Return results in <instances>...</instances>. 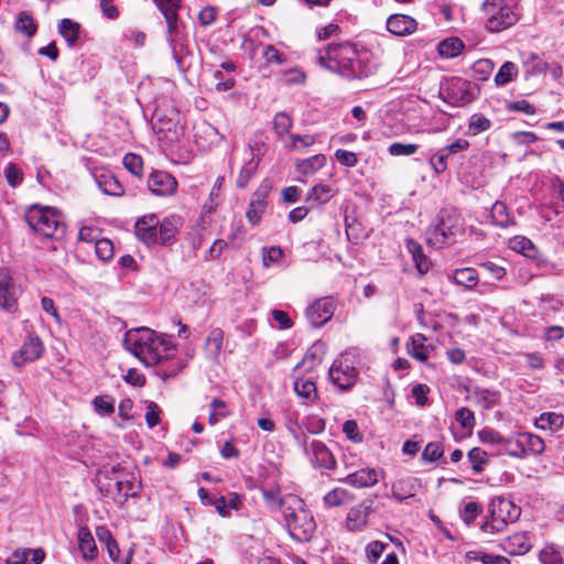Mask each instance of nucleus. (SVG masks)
I'll use <instances>...</instances> for the list:
<instances>
[{"label": "nucleus", "mask_w": 564, "mask_h": 564, "mask_svg": "<svg viewBox=\"0 0 564 564\" xmlns=\"http://www.w3.org/2000/svg\"><path fill=\"white\" fill-rule=\"evenodd\" d=\"M124 347L145 366H154L176 354V345L163 334L148 327L130 329L124 336Z\"/></svg>", "instance_id": "nucleus-1"}, {"label": "nucleus", "mask_w": 564, "mask_h": 564, "mask_svg": "<svg viewBox=\"0 0 564 564\" xmlns=\"http://www.w3.org/2000/svg\"><path fill=\"white\" fill-rule=\"evenodd\" d=\"M318 62L321 66L347 77H357L361 74L357 47L349 42L328 44L324 50H319Z\"/></svg>", "instance_id": "nucleus-2"}, {"label": "nucleus", "mask_w": 564, "mask_h": 564, "mask_svg": "<svg viewBox=\"0 0 564 564\" xmlns=\"http://www.w3.org/2000/svg\"><path fill=\"white\" fill-rule=\"evenodd\" d=\"M464 234L463 219L455 209H442L438 224L426 230L429 246L441 249L456 241Z\"/></svg>", "instance_id": "nucleus-3"}, {"label": "nucleus", "mask_w": 564, "mask_h": 564, "mask_svg": "<svg viewBox=\"0 0 564 564\" xmlns=\"http://www.w3.org/2000/svg\"><path fill=\"white\" fill-rule=\"evenodd\" d=\"M28 225L45 238L63 236L65 228L61 215L51 207L32 206L25 214Z\"/></svg>", "instance_id": "nucleus-4"}, {"label": "nucleus", "mask_w": 564, "mask_h": 564, "mask_svg": "<svg viewBox=\"0 0 564 564\" xmlns=\"http://www.w3.org/2000/svg\"><path fill=\"white\" fill-rule=\"evenodd\" d=\"M482 12L486 17V29L492 33L507 30L518 21V14L506 0H485Z\"/></svg>", "instance_id": "nucleus-5"}, {"label": "nucleus", "mask_w": 564, "mask_h": 564, "mask_svg": "<svg viewBox=\"0 0 564 564\" xmlns=\"http://www.w3.org/2000/svg\"><path fill=\"white\" fill-rule=\"evenodd\" d=\"M328 376L338 389H350L358 376L354 358L348 354L340 355L329 368Z\"/></svg>", "instance_id": "nucleus-6"}, {"label": "nucleus", "mask_w": 564, "mask_h": 564, "mask_svg": "<svg viewBox=\"0 0 564 564\" xmlns=\"http://www.w3.org/2000/svg\"><path fill=\"white\" fill-rule=\"evenodd\" d=\"M441 97L453 106L462 107L474 99V94L468 80L453 77L442 85Z\"/></svg>", "instance_id": "nucleus-7"}, {"label": "nucleus", "mask_w": 564, "mask_h": 564, "mask_svg": "<svg viewBox=\"0 0 564 564\" xmlns=\"http://www.w3.org/2000/svg\"><path fill=\"white\" fill-rule=\"evenodd\" d=\"M286 525L293 536L299 540L308 539L316 524L308 512L302 508L299 510H284Z\"/></svg>", "instance_id": "nucleus-8"}, {"label": "nucleus", "mask_w": 564, "mask_h": 564, "mask_svg": "<svg viewBox=\"0 0 564 564\" xmlns=\"http://www.w3.org/2000/svg\"><path fill=\"white\" fill-rule=\"evenodd\" d=\"M22 293L21 288L14 282L7 268H0V306L13 313L18 308V299Z\"/></svg>", "instance_id": "nucleus-9"}, {"label": "nucleus", "mask_w": 564, "mask_h": 564, "mask_svg": "<svg viewBox=\"0 0 564 564\" xmlns=\"http://www.w3.org/2000/svg\"><path fill=\"white\" fill-rule=\"evenodd\" d=\"M469 148V142L465 139H456L451 144H447L436 151L431 158H430V165L433 169V171L437 174H442L447 170L448 166V160L453 158L454 155L466 151Z\"/></svg>", "instance_id": "nucleus-10"}, {"label": "nucleus", "mask_w": 564, "mask_h": 564, "mask_svg": "<svg viewBox=\"0 0 564 564\" xmlns=\"http://www.w3.org/2000/svg\"><path fill=\"white\" fill-rule=\"evenodd\" d=\"M44 346L37 336H29L21 348L12 355V364L17 368H22L29 362L41 358Z\"/></svg>", "instance_id": "nucleus-11"}, {"label": "nucleus", "mask_w": 564, "mask_h": 564, "mask_svg": "<svg viewBox=\"0 0 564 564\" xmlns=\"http://www.w3.org/2000/svg\"><path fill=\"white\" fill-rule=\"evenodd\" d=\"M307 448L308 453L305 454L310 457L315 467L327 470L336 469V459L325 443L313 440L310 443L307 442Z\"/></svg>", "instance_id": "nucleus-12"}, {"label": "nucleus", "mask_w": 564, "mask_h": 564, "mask_svg": "<svg viewBox=\"0 0 564 564\" xmlns=\"http://www.w3.org/2000/svg\"><path fill=\"white\" fill-rule=\"evenodd\" d=\"M373 512V500H364L350 508L346 517V527L349 531H362L368 524V517Z\"/></svg>", "instance_id": "nucleus-13"}, {"label": "nucleus", "mask_w": 564, "mask_h": 564, "mask_svg": "<svg viewBox=\"0 0 564 564\" xmlns=\"http://www.w3.org/2000/svg\"><path fill=\"white\" fill-rule=\"evenodd\" d=\"M305 314L312 326L321 327L327 323L334 314L333 301L327 297L319 299L306 308Z\"/></svg>", "instance_id": "nucleus-14"}, {"label": "nucleus", "mask_w": 564, "mask_h": 564, "mask_svg": "<svg viewBox=\"0 0 564 564\" xmlns=\"http://www.w3.org/2000/svg\"><path fill=\"white\" fill-rule=\"evenodd\" d=\"M148 187L158 196H167L176 191L177 182L167 172L154 171L149 176Z\"/></svg>", "instance_id": "nucleus-15"}, {"label": "nucleus", "mask_w": 564, "mask_h": 564, "mask_svg": "<svg viewBox=\"0 0 564 564\" xmlns=\"http://www.w3.org/2000/svg\"><path fill=\"white\" fill-rule=\"evenodd\" d=\"M490 513L508 524L519 519L521 509L510 499L498 497L491 501Z\"/></svg>", "instance_id": "nucleus-16"}, {"label": "nucleus", "mask_w": 564, "mask_h": 564, "mask_svg": "<svg viewBox=\"0 0 564 564\" xmlns=\"http://www.w3.org/2000/svg\"><path fill=\"white\" fill-rule=\"evenodd\" d=\"M417 22L406 14L395 13L388 18L387 30L395 36H408L415 32Z\"/></svg>", "instance_id": "nucleus-17"}, {"label": "nucleus", "mask_w": 564, "mask_h": 564, "mask_svg": "<svg viewBox=\"0 0 564 564\" xmlns=\"http://www.w3.org/2000/svg\"><path fill=\"white\" fill-rule=\"evenodd\" d=\"M422 488L421 479L416 477H404L392 484V497L398 501L411 498Z\"/></svg>", "instance_id": "nucleus-18"}, {"label": "nucleus", "mask_w": 564, "mask_h": 564, "mask_svg": "<svg viewBox=\"0 0 564 564\" xmlns=\"http://www.w3.org/2000/svg\"><path fill=\"white\" fill-rule=\"evenodd\" d=\"M343 481L355 488L372 487L378 482V471L375 468H361L348 473Z\"/></svg>", "instance_id": "nucleus-19"}, {"label": "nucleus", "mask_w": 564, "mask_h": 564, "mask_svg": "<svg viewBox=\"0 0 564 564\" xmlns=\"http://www.w3.org/2000/svg\"><path fill=\"white\" fill-rule=\"evenodd\" d=\"M166 22V40L176 57L184 48L183 35L181 31L178 14L164 18Z\"/></svg>", "instance_id": "nucleus-20"}, {"label": "nucleus", "mask_w": 564, "mask_h": 564, "mask_svg": "<svg viewBox=\"0 0 564 564\" xmlns=\"http://www.w3.org/2000/svg\"><path fill=\"white\" fill-rule=\"evenodd\" d=\"M158 225L159 220L154 215L139 219L135 224L137 236L147 245L155 243L158 240Z\"/></svg>", "instance_id": "nucleus-21"}, {"label": "nucleus", "mask_w": 564, "mask_h": 564, "mask_svg": "<svg viewBox=\"0 0 564 564\" xmlns=\"http://www.w3.org/2000/svg\"><path fill=\"white\" fill-rule=\"evenodd\" d=\"M78 549L82 557L86 561H94L98 556V549L95 539L87 527H80L77 532Z\"/></svg>", "instance_id": "nucleus-22"}, {"label": "nucleus", "mask_w": 564, "mask_h": 564, "mask_svg": "<svg viewBox=\"0 0 564 564\" xmlns=\"http://www.w3.org/2000/svg\"><path fill=\"white\" fill-rule=\"evenodd\" d=\"M95 181L99 189L106 195L122 196L124 193L123 186L111 173H97L95 174Z\"/></svg>", "instance_id": "nucleus-23"}, {"label": "nucleus", "mask_w": 564, "mask_h": 564, "mask_svg": "<svg viewBox=\"0 0 564 564\" xmlns=\"http://www.w3.org/2000/svg\"><path fill=\"white\" fill-rule=\"evenodd\" d=\"M44 558V552L41 549L17 550L6 560V564H40Z\"/></svg>", "instance_id": "nucleus-24"}, {"label": "nucleus", "mask_w": 564, "mask_h": 564, "mask_svg": "<svg viewBox=\"0 0 564 564\" xmlns=\"http://www.w3.org/2000/svg\"><path fill=\"white\" fill-rule=\"evenodd\" d=\"M426 337L422 334H415L408 343V352L411 357L422 362L429 359L430 351L433 349L430 345L425 344Z\"/></svg>", "instance_id": "nucleus-25"}, {"label": "nucleus", "mask_w": 564, "mask_h": 564, "mask_svg": "<svg viewBox=\"0 0 564 564\" xmlns=\"http://www.w3.org/2000/svg\"><path fill=\"white\" fill-rule=\"evenodd\" d=\"M530 549L531 544L527 534L523 532H518L509 536L503 544V550L511 555L524 554L529 552Z\"/></svg>", "instance_id": "nucleus-26"}, {"label": "nucleus", "mask_w": 564, "mask_h": 564, "mask_svg": "<svg viewBox=\"0 0 564 564\" xmlns=\"http://www.w3.org/2000/svg\"><path fill=\"white\" fill-rule=\"evenodd\" d=\"M155 122L153 124V129L163 139L172 140L173 137H177L178 134V122L174 118H162L160 112L155 113Z\"/></svg>", "instance_id": "nucleus-27"}, {"label": "nucleus", "mask_w": 564, "mask_h": 564, "mask_svg": "<svg viewBox=\"0 0 564 564\" xmlns=\"http://www.w3.org/2000/svg\"><path fill=\"white\" fill-rule=\"evenodd\" d=\"M336 193L337 189L332 186L317 184L307 193L306 202L319 206L329 202Z\"/></svg>", "instance_id": "nucleus-28"}, {"label": "nucleus", "mask_w": 564, "mask_h": 564, "mask_svg": "<svg viewBox=\"0 0 564 564\" xmlns=\"http://www.w3.org/2000/svg\"><path fill=\"white\" fill-rule=\"evenodd\" d=\"M491 221L494 225L508 228L516 224L514 218L510 215L507 205L503 202L497 200L491 207Z\"/></svg>", "instance_id": "nucleus-29"}, {"label": "nucleus", "mask_w": 564, "mask_h": 564, "mask_svg": "<svg viewBox=\"0 0 564 564\" xmlns=\"http://www.w3.org/2000/svg\"><path fill=\"white\" fill-rule=\"evenodd\" d=\"M521 446L524 449V457L528 455H540L545 449L544 441L529 432L519 433Z\"/></svg>", "instance_id": "nucleus-30"}, {"label": "nucleus", "mask_w": 564, "mask_h": 564, "mask_svg": "<svg viewBox=\"0 0 564 564\" xmlns=\"http://www.w3.org/2000/svg\"><path fill=\"white\" fill-rule=\"evenodd\" d=\"M473 395L484 410H491L500 399L499 391L480 387L474 388Z\"/></svg>", "instance_id": "nucleus-31"}, {"label": "nucleus", "mask_w": 564, "mask_h": 564, "mask_svg": "<svg viewBox=\"0 0 564 564\" xmlns=\"http://www.w3.org/2000/svg\"><path fill=\"white\" fill-rule=\"evenodd\" d=\"M324 503L327 507H340L354 500V496L344 488H335L324 496Z\"/></svg>", "instance_id": "nucleus-32"}, {"label": "nucleus", "mask_w": 564, "mask_h": 564, "mask_svg": "<svg viewBox=\"0 0 564 564\" xmlns=\"http://www.w3.org/2000/svg\"><path fill=\"white\" fill-rule=\"evenodd\" d=\"M293 126V120L290 115L284 111L278 112L273 118V130L279 140L283 143L286 142L285 135L291 134L290 130Z\"/></svg>", "instance_id": "nucleus-33"}, {"label": "nucleus", "mask_w": 564, "mask_h": 564, "mask_svg": "<svg viewBox=\"0 0 564 564\" xmlns=\"http://www.w3.org/2000/svg\"><path fill=\"white\" fill-rule=\"evenodd\" d=\"M294 390L306 403L313 402L317 397L316 384L311 379H297L294 383Z\"/></svg>", "instance_id": "nucleus-34"}, {"label": "nucleus", "mask_w": 564, "mask_h": 564, "mask_svg": "<svg viewBox=\"0 0 564 564\" xmlns=\"http://www.w3.org/2000/svg\"><path fill=\"white\" fill-rule=\"evenodd\" d=\"M509 248L528 258H535L536 249L533 242L524 236H516L509 240Z\"/></svg>", "instance_id": "nucleus-35"}, {"label": "nucleus", "mask_w": 564, "mask_h": 564, "mask_svg": "<svg viewBox=\"0 0 564 564\" xmlns=\"http://www.w3.org/2000/svg\"><path fill=\"white\" fill-rule=\"evenodd\" d=\"M464 48V43L457 37L443 40L437 47L438 54L446 58L458 56Z\"/></svg>", "instance_id": "nucleus-36"}, {"label": "nucleus", "mask_w": 564, "mask_h": 564, "mask_svg": "<svg viewBox=\"0 0 564 564\" xmlns=\"http://www.w3.org/2000/svg\"><path fill=\"white\" fill-rule=\"evenodd\" d=\"M564 417L554 412H544L535 419L534 425L540 430H557L563 425Z\"/></svg>", "instance_id": "nucleus-37"}, {"label": "nucleus", "mask_w": 564, "mask_h": 564, "mask_svg": "<svg viewBox=\"0 0 564 564\" xmlns=\"http://www.w3.org/2000/svg\"><path fill=\"white\" fill-rule=\"evenodd\" d=\"M454 282L457 285H463L467 289H473L478 282V273L473 268L457 269L454 272Z\"/></svg>", "instance_id": "nucleus-38"}, {"label": "nucleus", "mask_w": 564, "mask_h": 564, "mask_svg": "<svg viewBox=\"0 0 564 564\" xmlns=\"http://www.w3.org/2000/svg\"><path fill=\"white\" fill-rule=\"evenodd\" d=\"M258 169V162L254 160V155L252 150L250 149V159L245 163L237 178V186L239 188H245L251 178L253 177L256 171Z\"/></svg>", "instance_id": "nucleus-39"}, {"label": "nucleus", "mask_w": 564, "mask_h": 564, "mask_svg": "<svg viewBox=\"0 0 564 564\" xmlns=\"http://www.w3.org/2000/svg\"><path fill=\"white\" fill-rule=\"evenodd\" d=\"M79 29V23L74 22L70 19H63L59 22V33L69 46H73L77 42Z\"/></svg>", "instance_id": "nucleus-40"}, {"label": "nucleus", "mask_w": 564, "mask_h": 564, "mask_svg": "<svg viewBox=\"0 0 564 564\" xmlns=\"http://www.w3.org/2000/svg\"><path fill=\"white\" fill-rule=\"evenodd\" d=\"M498 452L506 453L509 456L517 458L524 457V449L521 446L519 433H516L508 438H503L502 447L498 448Z\"/></svg>", "instance_id": "nucleus-41"}, {"label": "nucleus", "mask_w": 564, "mask_h": 564, "mask_svg": "<svg viewBox=\"0 0 564 564\" xmlns=\"http://www.w3.org/2000/svg\"><path fill=\"white\" fill-rule=\"evenodd\" d=\"M15 30L25 35L32 37L36 32V24L30 13L22 11L15 21Z\"/></svg>", "instance_id": "nucleus-42"}, {"label": "nucleus", "mask_w": 564, "mask_h": 564, "mask_svg": "<svg viewBox=\"0 0 564 564\" xmlns=\"http://www.w3.org/2000/svg\"><path fill=\"white\" fill-rule=\"evenodd\" d=\"M326 163V158L323 154H316L308 159L302 160L297 163V170L302 174H313L315 171L323 167Z\"/></svg>", "instance_id": "nucleus-43"}, {"label": "nucleus", "mask_w": 564, "mask_h": 564, "mask_svg": "<svg viewBox=\"0 0 564 564\" xmlns=\"http://www.w3.org/2000/svg\"><path fill=\"white\" fill-rule=\"evenodd\" d=\"M315 143V137L311 134H289V140L284 142V149L296 151L300 148H308Z\"/></svg>", "instance_id": "nucleus-44"}, {"label": "nucleus", "mask_w": 564, "mask_h": 564, "mask_svg": "<svg viewBox=\"0 0 564 564\" xmlns=\"http://www.w3.org/2000/svg\"><path fill=\"white\" fill-rule=\"evenodd\" d=\"M467 458L471 464V468L476 474H479L484 470L485 465L488 464V454L480 447H474L471 448L468 454Z\"/></svg>", "instance_id": "nucleus-45"}, {"label": "nucleus", "mask_w": 564, "mask_h": 564, "mask_svg": "<svg viewBox=\"0 0 564 564\" xmlns=\"http://www.w3.org/2000/svg\"><path fill=\"white\" fill-rule=\"evenodd\" d=\"M525 73L529 76L544 74L549 70V64L535 54H531L524 61Z\"/></svg>", "instance_id": "nucleus-46"}, {"label": "nucleus", "mask_w": 564, "mask_h": 564, "mask_svg": "<svg viewBox=\"0 0 564 564\" xmlns=\"http://www.w3.org/2000/svg\"><path fill=\"white\" fill-rule=\"evenodd\" d=\"M517 74V66L512 62H505L495 76V83L499 86L510 83Z\"/></svg>", "instance_id": "nucleus-47"}, {"label": "nucleus", "mask_w": 564, "mask_h": 564, "mask_svg": "<svg viewBox=\"0 0 564 564\" xmlns=\"http://www.w3.org/2000/svg\"><path fill=\"white\" fill-rule=\"evenodd\" d=\"M212 412L208 416V422L210 425L217 424L220 420L227 417L229 412L227 410V405L223 400L214 399L210 402Z\"/></svg>", "instance_id": "nucleus-48"}, {"label": "nucleus", "mask_w": 564, "mask_h": 564, "mask_svg": "<svg viewBox=\"0 0 564 564\" xmlns=\"http://www.w3.org/2000/svg\"><path fill=\"white\" fill-rule=\"evenodd\" d=\"M138 488L139 486H137L133 480H119L116 482V489L118 491V496L121 498V503L127 501L129 497L137 496Z\"/></svg>", "instance_id": "nucleus-49"}, {"label": "nucleus", "mask_w": 564, "mask_h": 564, "mask_svg": "<svg viewBox=\"0 0 564 564\" xmlns=\"http://www.w3.org/2000/svg\"><path fill=\"white\" fill-rule=\"evenodd\" d=\"M491 122L488 118L482 115L471 116L468 124V131L473 135H477L484 131L490 129Z\"/></svg>", "instance_id": "nucleus-50"}, {"label": "nucleus", "mask_w": 564, "mask_h": 564, "mask_svg": "<svg viewBox=\"0 0 564 564\" xmlns=\"http://www.w3.org/2000/svg\"><path fill=\"white\" fill-rule=\"evenodd\" d=\"M96 256L102 261H109L113 257V245L109 239H98L95 241Z\"/></svg>", "instance_id": "nucleus-51"}, {"label": "nucleus", "mask_w": 564, "mask_h": 564, "mask_svg": "<svg viewBox=\"0 0 564 564\" xmlns=\"http://www.w3.org/2000/svg\"><path fill=\"white\" fill-rule=\"evenodd\" d=\"M286 429L288 431L290 432V434L292 435V437L294 438L295 443L301 446L305 453H308V448H307V437L305 435H301L299 433V425H297V422H296V419H294L293 416L289 415L288 416V422H286Z\"/></svg>", "instance_id": "nucleus-52"}, {"label": "nucleus", "mask_w": 564, "mask_h": 564, "mask_svg": "<svg viewBox=\"0 0 564 564\" xmlns=\"http://www.w3.org/2000/svg\"><path fill=\"white\" fill-rule=\"evenodd\" d=\"M3 173L8 184L13 188L19 186L23 181V172L18 167L15 163H8Z\"/></svg>", "instance_id": "nucleus-53"}, {"label": "nucleus", "mask_w": 564, "mask_h": 564, "mask_svg": "<svg viewBox=\"0 0 564 564\" xmlns=\"http://www.w3.org/2000/svg\"><path fill=\"white\" fill-rule=\"evenodd\" d=\"M164 18L178 14L181 0H152Z\"/></svg>", "instance_id": "nucleus-54"}, {"label": "nucleus", "mask_w": 564, "mask_h": 564, "mask_svg": "<svg viewBox=\"0 0 564 564\" xmlns=\"http://www.w3.org/2000/svg\"><path fill=\"white\" fill-rule=\"evenodd\" d=\"M417 149V144L394 142L390 144L388 151L393 156H410L416 153Z\"/></svg>", "instance_id": "nucleus-55"}, {"label": "nucleus", "mask_w": 564, "mask_h": 564, "mask_svg": "<svg viewBox=\"0 0 564 564\" xmlns=\"http://www.w3.org/2000/svg\"><path fill=\"white\" fill-rule=\"evenodd\" d=\"M455 420L464 430L471 432L475 426V415L468 408H460L455 413Z\"/></svg>", "instance_id": "nucleus-56"}, {"label": "nucleus", "mask_w": 564, "mask_h": 564, "mask_svg": "<svg viewBox=\"0 0 564 564\" xmlns=\"http://www.w3.org/2000/svg\"><path fill=\"white\" fill-rule=\"evenodd\" d=\"M479 268L482 274L497 281L501 280L506 274L505 268L492 261L482 262L479 264Z\"/></svg>", "instance_id": "nucleus-57"}, {"label": "nucleus", "mask_w": 564, "mask_h": 564, "mask_svg": "<svg viewBox=\"0 0 564 564\" xmlns=\"http://www.w3.org/2000/svg\"><path fill=\"white\" fill-rule=\"evenodd\" d=\"M124 167L135 176H141L143 170V161L140 155L128 153L123 156Z\"/></svg>", "instance_id": "nucleus-58"}, {"label": "nucleus", "mask_w": 564, "mask_h": 564, "mask_svg": "<svg viewBox=\"0 0 564 564\" xmlns=\"http://www.w3.org/2000/svg\"><path fill=\"white\" fill-rule=\"evenodd\" d=\"M494 67L492 61L482 58L474 63L473 70L477 75V79L486 80L492 73Z\"/></svg>", "instance_id": "nucleus-59"}, {"label": "nucleus", "mask_w": 564, "mask_h": 564, "mask_svg": "<svg viewBox=\"0 0 564 564\" xmlns=\"http://www.w3.org/2000/svg\"><path fill=\"white\" fill-rule=\"evenodd\" d=\"M175 231H176V227L173 224V221L169 220V219H164L160 224V228L158 230V235H159L161 242L164 245L170 243L174 238Z\"/></svg>", "instance_id": "nucleus-60"}, {"label": "nucleus", "mask_w": 564, "mask_h": 564, "mask_svg": "<svg viewBox=\"0 0 564 564\" xmlns=\"http://www.w3.org/2000/svg\"><path fill=\"white\" fill-rule=\"evenodd\" d=\"M479 440L489 445H496L498 448L502 447L503 437L491 429H484L478 432Z\"/></svg>", "instance_id": "nucleus-61"}, {"label": "nucleus", "mask_w": 564, "mask_h": 564, "mask_svg": "<svg viewBox=\"0 0 564 564\" xmlns=\"http://www.w3.org/2000/svg\"><path fill=\"white\" fill-rule=\"evenodd\" d=\"M93 404L100 414L109 415L115 412V402L112 399H108V397H96Z\"/></svg>", "instance_id": "nucleus-62"}, {"label": "nucleus", "mask_w": 564, "mask_h": 564, "mask_svg": "<svg viewBox=\"0 0 564 564\" xmlns=\"http://www.w3.org/2000/svg\"><path fill=\"white\" fill-rule=\"evenodd\" d=\"M479 512V505L475 501H470L465 505L464 509L460 512V517L466 525H470L471 523H474Z\"/></svg>", "instance_id": "nucleus-63"}, {"label": "nucleus", "mask_w": 564, "mask_h": 564, "mask_svg": "<svg viewBox=\"0 0 564 564\" xmlns=\"http://www.w3.org/2000/svg\"><path fill=\"white\" fill-rule=\"evenodd\" d=\"M262 56L267 63H274L278 65L283 64L286 59L285 55L273 45H265L262 51Z\"/></svg>", "instance_id": "nucleus-64"}]
</instances>
